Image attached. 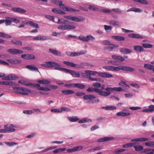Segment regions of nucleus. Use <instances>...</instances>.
Instances as JSON below:
<instances>
[{"label":"nucleus","instance_id":"nucleus-61","mask_svg":"<svg viewBox=\"0 0 154 154\" xmlns=\"http://www.w3.org/2000/svg\"><path fill=\"white\" fill-rule=\"evenodd\" d=\"M78 38L83 41V42H86V37H85V36H79Z\"/></svg>","mask_w":154,"mask_h":154},{"label":"nucleus","instance_id":"nucleus-57","mask_svg":"<svg viewBox=\"0 0 154 154\" xmlns=\"http://www.w3.org/2000/svg\"><path fill=\"white\" fill-rule=\"evenodd\" d=\"M4 143L6 144L7 145L9 146H13L15 145H16L17 144V143L13 142H5Z\"/></svg>","mask_w":154,"mask_h":154},{"label":"nucleus","instance_id":"nucleus-30","mask_svg":"<svg viewBox=\"0 0 154 154\" xmlns=\"http://www.w3.org/2000/svg\"><path fill=\"white\" fill-rule=\"evenodd\" d=\"M27 23L29 24L31 26L34 28H39V27L38 24L34 23L32 21H29Z\"/></svg>","mask_w":154,"mask_h":154},{"label":"nucleus","instance_id":"nucleus-49","mask_svg":"<svg viewBox=\"0 0 154 154\" xmlns=\"http://www.w3.org/2000/svg\"><path fill=\"white\" fill-rule=\"evenodd\" d=\"M75 84L70 83L66 84L64 85V86L69 88H75Z\"/></svg>","mask_w":154,"mask_h":154},{"label":"nucleus","instance_id":"nucleus-14","mask_svg":"<svg viewBox=\"0 0 154 154\" xmlns=\"http://www.w3.org/2000/svg\"><path fill=\"white\" fill-rule=\"evenodd\" d=\"M51 2H53L54 4L58 5L61 9H63L64 5L62 4V2L61 0H51Z\"/></svg>","mask_w":154,"mask_h":154},{"label":"nucleus","instance_id":"nucleus-59","mask_svg":"<svg viewBox=\"0 0 154 154\" xmlns=\"http://www.w3.org/2000/svg\"><path fill=\"white\" fill-rule=\"evenodd\" d=\"M85 94L83 92H78L75 93V95L78 97H80L83 95H85Z\"/></svg>","mask_w":154,"mask_h":154},{"label":"nucleus","instance_id":"nucleus-21","mask_svg":"<svg viewBox=\"0 0 154 154\" xmlns=\"http://www.w3.org/2000/svg\"><path fill=\"white\" fill-rule=\"evenodd\" d=\"M52 11L56 14H65V13L62 10L60 9L54 8L52 9Z\"/></svg>","mask_w":154,"mask_h":154},{"label":"nucleus","instance_id":"nucleus-26","mask_svg":"<svg viewBox=\"0 0 154 154\" xmlns=\"http://www.w3.org/2000/svg\"><path fill=\"white\" fill-rule=\"evenodd\" d=\"M133 48L135 51H144L143 47L140 45L134 46H133Z\"/></svg>","mask_w":154,"mask_h":154},{"label":"nucleus","instance_id":"nucleus-62","mask_svg":"<svg viewBox=\"0 0 154 154\" xmlns=\"http://www.w3.org/2000/svg\"><path fill=\"white\" fill-rule=\"evenodd\" d=\"M113 91H122V89L121 87H113Z\"/></svg>","mask_w":154,"mask_h":154},{"label":"nucleus","instance_id":"nucleus-34","mask_svg":"<svg viewBox=\"0 0 154 154\" xmlns=\"http://www.w3.org/2000/svg\"><path fill=\"white\" fill-rule=\"evenodd\" d=\"M75 87L80 89H83L85 88V86L84 85L79 83H78L75 84Z\"/></svg>","mask_w":154,"mask_h":154},{"label":"nucleus","instance_id":"nucleus-15","mask_svg":"<svg viewBox=\"0 0 154 154\" xmlns=\"http://www.w3.org/2000/svg\"><path fill=\"white\" fill-rule=\"evenodd\" d=\"M49 51L50 52L55 55L59 56H62L61 54L59 51L56 50H54L53 49L50 48Z\"/></svg>","mask_w":154,"mask_h":154},{"label":"nucleus","instance_id":"nucleus-45","mask_svg":"<svg viewBox=\"0 0 154 154\" xmlns=\"http://www.w3.org/2000/svg\"><path fill=\"white\" fill-rule=\"evenodd\" d=\"M18 82L19 83L25 85L27 86H29V82H28L23 81V80H19L18 81Z\"/></svg>","mask_w":154,"mask_h":154},{"label":"nucleus","instance_id":"nucleus-60","mask_svg":"<svg viewBox=\"0 0 154 154\" xmlns=\"http://www.w3.org/2000/svg\"><path fill=\"white\" fill-rule=\"evenodd\" d=\"M23 113L26 114L31 115L33 113V112L31 110H24L23 111Z\"/></svg>","mask_w":154,"mask_h":154},{"label":"nucleus","instance_id":"nucleus-3","mask_svg":"<svg viewBox=\"0 0 154 154\" xmlns=\"http://www.w3.org/2000/svg\"><path fill=\"white\" fill-rule=\"evenodd\" d=\"M13 89L16 91L15 92L22 95H27L29 92H30L31 91L29 89L24 88L23 87H13Z\"/></svg>","mask_w":154,"mask_h":154},{"label":"nucleus","instance_id":"nucleus-17","mask_svg":"<svg viewBox=\"0 0 154 154\" xmlns=\"http://www.w3.org/2000/svg\"><path fill=\"white\" fill-rule=\"evenodd\" d=\"M118 47V46H115L112 44H110L108 46L105 47L104 49H107L109 51H112L114 48Z\"/></svg>","mask_w":154,"mask_h":154},{"label":"nucleus","instance_id":"nucleus-50","mask_svg":"<svg viewBox=\"0 0 154 154\" xmlns=\"http://www.w3.org/2000/svg\"><path fill=\"white\" fill-rule=\"evenodd\" d=\"M69 54H67L68 55L69 54V55L72 57L79 56V52H69Z\"/></svg>","mask_w":154,"mask_h":154},{"label":"nucleus","instance_id":"nucleus-11","mask_svg":"<svg viewBox=\"0 0 154 154\" xmlns=\"http://www.w3.org/2000/svg\"><path fill=\"white\" fill-rule=\"evenodd\" d=\"M8 51L13 54H21L23 53L22 51L14 48L8 49Z\"/></svg>","mask_w":154,"mask_h":154},{"label":"nucleus","instance_id":"nucleus-48","mask_svg":"<svg viewBox=\"0 0 154 154\" xmlns=\"http://www.w3.org/2000/svg\"><path fill=\"white\" fill-rule=\"evenodd\" d=\"M45 17L47 19H48L52 21H54V16L50 15H46Z\"/></svg>","mask_w":154,"mask_h":154},{"label":"nucleus","instance_id":"nucleus-64","mask_svg":"<svg viewBox=\"0 0 154 154\" xmlns=\"http://www.w3.org/2000/svg\"><path fill=\"white\" fill-rule=\"evenodd\" d=\"M149 108L150 112H152L154 110V105H150L149 106Z\"/></svg>","mask_w":154,"mask_h":154},{"label":"nucleus","instance_id":"nucleus-37","mask_svg":"<svg viewBox=\"0 0 154 154\" xmlns=\"http://www.w3.org/2000/svg\"><path fill=\"white\" fill-rule=\"evenodd\" d=\"M112 37L118 41H123L125 39L124 37L121 36H113Z\"/></svg>","mask_w":154,"mask_h":154},{"label":"nucleus","instance_id":"nucleus-32","mask_svg":"<svg viewBox=\"0 0 154 154\" xmlns=\"http://www.w3.org/2000/svg\"><path fill=\"white\" fill-rule=\"evenodd\" d=\"M11 42L14 44L18 45H22V42L17 39H13L11 40Z\"/></svg>","mask_w":154,"mask_h":154},{"label":"nucleus","instance_id":"nucleus-44","mask_svg":"<svg viewBox=\"0 0 154 154\" xmlns=\"http://www.w3.org/2000/svg\"><path fill=\"white\" fill-rule=\"evenodd\" d=\"M134 148L135 150L137 151H140L143 149V146L139 145L134 146Z\"/></svg>","mask_w":154,"mask_h":154},{"label":"nucleus","instance_id":"nucleus-22","mask_svg":"<svg viewBox=\"0 0 154 154\" xmlns=\"http://www.w3.org/2000/svg\"><path fill=\"white\" fill-rule=\"evenodd\" d=\"M144 67L145 68L149 70H152L154 72V66L149 64H144Z\"/></svg>","mask_w":154,"mask_h":154},{"label":"nucleus","instance_id":"nucleus-29","mask_svg":"<svg viewBox=\"0 0 154 154\" xmlns=\"http://www.w3.org/2000/svg\"><path fill=\"white\" fill-rule=\"evenodd\" d=\"M38 83L44 84H49L51 83V82L46 79H42L38 80Z\"/></svg>","mask_w":154,"mask_h":154},{"label":"nucleus","instance_id":"nucleus-63","mask_svg":"<svg viewBox=\"0 0 154 154\" xmlns=\"http://www.w3.org/2000/svg\"><path fill=\"white\" fill-rule=\"evenodd\" d=\"M75 151L80 150L83 148V147L82 146H78L76 147H74Z\"/></svg>","mask_w":154,"mask_h":154},{"label":"nucleus","instance_id":"nucleus-25","mask_svg":"<svg viewBox=\"0 0 154 154\" xmlns=\"http://www.w3.org/2000/svg\"><path fill=\"white\" fill-rule=\"evenodd\" d=\"M26 68L32 71H38V69L37 67H34L32 65H27L26 66Z\"/></svg>","mask_w":154,"mask_h":154},{"label":"nucleus","instance_id":"nucleus-36","mask_svg":"<svg viewBox=\"0 0 154 154\" xmlns=\"http://www.w3.org/2000/svg\"><path fill=\"white\" fill-rule=\"evenodd\" d=\"M102 108L103 109H104L106 110H115L116 109V108L115 106H112L103 107H102Z\"/></svg>","mask_w":154,"mask_h":154},{"label":"nucleus","instance_id":"nucleus-13","mask_svg":"<svg viewBox=\"0 0 154 154\" xmlns=\"http://www.w3.org/2000/svg\"><path fill=\"white\" fill-rule=\"evenodd\" d=\"M83 98L86 100H92L95 99L96 97L93 95L87 94L84 95Z\"/></svg>","mask_w":154,"mask_h":154},{"label":"nucleus","instance_id":"nucleus-28","mask_svg":"<svg viewBox=\"0 0 154 154\" xmlns=\"http://www.w3.org/2000/svg\"><path fill=\"white\" fill-rule=\"evenodd\" d=\"M69 21L63 19L58 18V21L57 22L58 24H66V23H69Z\"/></svg>","mask_w":154,"mask_h":154},{"label":"nucleus","instance_id":"nucleus-56","mask_svg":"<svg viewBox=\"0 0 154 154\" xmlns=\"http://www.w3.org/2000/svg\"><path fill=\"white\" fill-rule=\"evenodd\" d=\"M40 40L44 41L49 39L50 38L48 36H40Z\"/></svg>","mask_w":154,"mask_h":154},{"label":"nucleus","instance_id":"nucleus-9","mask_svg":"<svg viewBox=\"0 0 154 154\" xmlns=\"http://www.w3.org/2000/svg\"><path fill=\"white\" fill-rule=\"evenodd\" d=\"M87 91L88 92H93L94 91L96 93H98L100 95V94H101L103 92H102L101 89L98 88L92 87H89L87 90Z\"/></svg>","mask_w":154,"mask_h":154},{"label":"nucleus","instance_id":"nucleus-52","mask_svg":"<svg viewBox=\"0 0 154 154\" xmlns=\"http://www.w3.org/2000/svg\"><path fill=\"white\" fill-rule=\"evenodd\" d=\"M101 85V84L99 82H94L93 84V86L96 88L100 87Z\"/></svg>","mask_w":154,"mask_h":154},{"label":"nucleus","instance_id":"nucleus-16","mask_svg":"<svg viewBox=\"0 0 154 154\" xmlns=\"http://www.w3.org/2000/svg\"><path fill=\"white\" fill-rule=\"evenodd\" d=\"M18 78V77L15 75H11L4 77L2 79L5 80H13Z\"/></svg>","mask_w":154,"mask_h":154},{"label":"nucleus","instance_id":"nucleus-23","mask_svg":"<svg viewBox=\"0 0 154 154\" xmlns=\"http://www.w3.org/2000/svg\"><path fill=\"white\" fill-rule=\"evenodd\" d=\"M128 36L129 37L133 38H142L143 37L137 34H130L128 35Z\"/></svg>","mask_w":154,"mask_h":154},{"label":"nucleus","instance_id":"nucleus-53","mask_svg":"<svg viewBox=\"0 0 154 154\" xmlns=\"http://www.w3.org/2000/svg\"><path fill=\"white\" fill-rule=\"evenodd\" d=\"M60 112L63 111H70V109L66 107H62L60 109Z\"/></svg>","mask_w":154,"mask_h":154},{"label":"nucleus","instance_id":"nucleus-33","mask_svg":"<svg viewBox=\"0 0 154 154\" xmlns=\"http://www.w3.org/2000/svg\"><path fill=\"white\" fill-rule=\"evenodd\" d=\"M51 61H49L45 62V64H41L42 66L46 68H51Z\"/></svg>","mask_w":154,"mask_h":154},{"label":"nucleus","instance_id":"nucleus-20","mask_svg":"<svg viewBox=\"0 0 154 154\" xmlns=\"http://www.w3.org/2000/svg\"><path fill=\"white\" fill-rule=\"evenodd\" d=\"M120 51L121 53L125 54L130 53L132 52L131 50L124 48H121Z\"/></svg>","mask_w":154,"mask_h":154},{"label":"nucleus","instance_id":"nucleus-35","mask_svg":"<svg viewBox=\"0 0 154 154\" xmlns=\"http://www.w3.org/2000/svg\"><path fill=\"white\" fill-rule=\"evenodd\" d=\"M63 63L66 65L72 67H75V64L69 61H64Z\"/></svg>","mask_w":154,"mask_h":154},{"label":"nucleus","instance_id":"nucleus-43","mask_svg":"<svg viewBox=\"0 0 154 154\" xmlns=\"http://www.w3.org/2000/svg\"><path fill=\"white\" fill-rule=\"evenodd\" d=\"M1 85H13V83L12 82H9L7 81H1Z\"/></svg>","mask_w":154,"mask_h":154},{"label":"nucleus","instance_id":"nucleus-47","mask_svg":"<svg viewBox=\"0 0 154 154\" xmlns=\"http://www.w3.org/2000/svg\"><path fill=\"white\" fill-rule=\"evenodd\" d=\"M143 47L145 48H152L153 46L152 45L150 44H143L142 45Z\"/></svg>","mask_w":154,"mask_h":154},{"label":"nucleus","instance_id":"nucleus-4","mask_svg":"<svg viewBox=\"0 0 154 154\" xmlns=\"http://www.w3.org/2000/svg\"><path fill=\"white\" fill-rule=\"evenodd\" d=\"M64 18L69 20H72L76 22H80L84 20L85 19V17H80L79 18L76 16H73L72 15H65Z\"/></svg>","mask_w":154,"mask_h":154},{"label":"nucleus","instance_id":"nucleus-58","mask_svg":"<svg viewBox=\"0 0 154 154\" xmlns=\"http://www.w3.org/2000/svg\"><path fill=\"white\" fill-rule=\"evenodd\" d=\"M88 8L90 10L94 11H96V10L98 9L96 7L92 5H89Z\"/></svg>","mask_w":154,"mask_h":154},{"label":"nucleus","instance_id":"nucleus-1","mask_svg":"<svg viewBox=\"0 0 154 154\" xmlns=\"http://www.w3.org/2000/svg\"><path fill=\"white\" fill-rule=\"evenodd\" d=\"M103 68L107 70L112 71H118L121 70H122L124 71H128L131 72H133L135 71L134 69V68L128 66H119L117 67L112 66H103Z\"/></svg>","mask_w":154,"mask_h":154},{"label":"nucleus","instance_id":"nucleus-8","mask_svg":"<svg viewBox=\"0 0 154 154\" xmlns=\"http://www.w3.org/2000/svg\"><path fill=\"white\" fill-rule=\"evenodd\" d=\"M106 91H103L102 90L101 94H100V96L106 97L110 95L111 93V92H112L113 91V88L107 87L105 88Z\"/></svg>","mask_w":154,"mask_h":154},{"label":"nucleus","instance_id":"nucleus-7","mask_svg":"<svg viewBox=\"0 0 154 154\" xmlns=\"http://www.w3.org/2000/svg\"><path fill=\"white\" fill-rule=\"evenodd\" d=\"M14 127L12 125H7V127L5 129H1V132H12L15 131V129L13 128Z\"/></svg>","mask_w":154,"mask_h":154},{"label":"nucleus","instance_id":"nucleus-2","mask_svg":"<svg viewBox=\"0 0 154 154\" xmlns=\"http://www.w3.org/2000/svg\"><path fill=\"white\" fill-rule=\"evenodd\" d=\"M85 72L87 74L86 77H88V76H90V75H94L96 74H98V75L100 77L106 78H112L113 76L112 74L106 72H99L89 70H86Z\"/></svg>","mask_w":154,"mask_h":154},{"label":"nucleus","instance_id":"nucleus-10","mask_svg":"<svg viewBox=\"0 0 154 154\" xmlns=\"http://www.w3.org/2000/svg\"><path fill=\"white\" fill-rule=\"evenodd\" d=\"M65 73H69L73 77L76 78H79L80 77V74L72 70L69 69H67Z\"/></svg>","mask_w":154,"mask_h":154},{"label":"nucleus","instance_id":"nucleus-55","mask_svg":"<svg viewBox=\"0 0 154 154\" xmlns=\"http://www.w3.org/2000/svg\"><path fill=\"white\" fill-rule=\"evenodd\" d=\"M10 20L9 19H6L5 20V24L6 26H9L11 24L12 20H11V18H10Z\"/></svg>","mask_w":154,"mask_h":154},{"label":"nucleus","instance_id":"nucleus-18","mask_svg":"<svg viewBox=\"0 0 154 154\" xmlns=\"http://www.w3.org/2000/svg\"><path fill=\"white\" fill-rule=\"evenodd\" d=\"M113 138V137H105L98 139L97 142H101L105 141H109L112 140Z\"/></svg>","mask_w":154,"mask_h":154},{"label":"nucleus","instance_id":"nucleus-51","mask_svg":"<svg viewBox=\"0 0 154 154\" xmlns=\"http://www.w3.org/2000/svg\"><path fill=\"white\" fill-rule=\"evenodd\" d=\"M135 2H138L142 4H148V2L145 0H134Z\"/></svg>","mask_w":154,"mask_h":154},{"label":"nucleus","instance_id":"nucleus-24","mask_svg":"<svg viewBox=\"0 0 154 154\" xmlns=\"http://www.w3.org/2000/svg\"><path fill=\"white\" fill-rule=\"evenodd\" d=\"M8 61L10 63L12 64H19L21 62L20 60L15 59L9 60Z\"/></svg>","mask_w":154,"mask_h":154},{"label":"nucleus","instance_id":"nucleus-19","mask_svg":"<svg viewBox=\"0 0 154 154\" xmlns=\"http://www.w3.org/2000/svg\"><path fill=\"white\" fill-rule=\"evenodd\" d=\"M149 140V139L147 138L143 137L132 139L131 140L132 142H143Z\"/></svg>","mask_w":154,"mask_h":154},{"label":"nucleus","instance_id":"nucleus-54","mask_svg":"<svg viewBox=\"0 0 154 154\" xmlns=\"http://www.w3.org/2000/svg\"><path fill=\"white\" fill-rule=\"evenodd\" d=\"M104 27L106 31H111V30L112 28V27L111 26H107L106 25H104Z\"/></svg>","mask_w":154,"mask_h":154},{"label":"nucleus","instance_id":"nucleus-27","mask_svg":"<svg viewBox=\"0 0 154 154\" xmlns=\"http://www.w3.org/2000/svg\"><path fill=\"white\" fill-rule=\"evenodd\" d=\"M61 91L65 95H69L74 93L73 91L71 90H63Z\"/></svg>","mask_w":154,"mask_h":154},{"label":"nucleus","instance_id":"nucleus-46","mask_svg":"<svg viewBox=\"0 0 154 154\" xmlns=\"http://www.w3.org/2000/svg\"><path fill=\"white\" fill-rule=\"evenodd\" d=\"M38 90L47 91H50L51 89L50 88L47 87H41L40 86L39 88L38 89Z\"/></svg>","mask_w":154,"mask_h":154},{"label":"nucleus","instance_id":"nucleus-12","mask_svg":"<svg viewBox=\"0 0 154 154\" xmlns=\"http://www.w3.org/2000/svg\"><path fill=\"white\" fill-rule=\"evenodd\" d=\"M11 10L15 12H17L21 14L24 13L26 12V11L25 10L19 7H13L11 8Z\"/></svg>","mask_w":154,"mask_h":154},{"label":"nucleus","instance_id":"nucleus-6","mask_svg":"<svg viewBox=\"0 0 154 154\" xmlns=\"http://www.w3.org/2000/svg\"><path fill=\"white\" fill-rule=\"evenodd\" d=\"M75 28V27L74 26L70 25H62L58 27V29L62 30H69L74 29Z\"/></svg>","mask_w":154,"mask_h":154},{"label":"nucleus","instance_id":"nucleus-40","mask_svg":"<svg viewBox=\"0 0 154 154\" xmlns=\"http://www.w3.org/2000/svg\"><path fill=\"white\" fill-rule=\"evenodd\" d=\"M29 86H30L32 87H36L37 90L39 88L40 85L38 84H33L31 83H29Z\"/></svg>","mask_w":154,"mask_h":154},{"label":"nucleus","instance_id":"nucleus-41","mask_svg":"<svg viewBox=\"0 0 154 154\" xmlns=\"http://www.w3.org/2000/svg\"><path fill=\"white\" fill-rule=\"evenodd\" d=\"M1 37H2L5 38H10L11 37V36L9 35L6 34L3 32H1Z\"/></svg>","mask_w":154,"mask_h":154},{"label":"nucleus","instance_id":"nucleus-5","mask_svg":"<svg viewBox=\"0 0 154 154\" xmlns=\"http://www.w3.org/2000/svg\"><path fill=\"white\" fill-rule=\"evenodd\" d=\"M55 66V69L56 70H58L61 71H63L65 73L67 69L64 68L62 67H60V65L57 63L51 61V68Z\"/></svg>","mask_w":154,"mask_h":154},{"label":"nucleus","instance_id":"nucleus-39","mask_svg":"<svg viewBox=\"0 0 154 154\" xmlns=\"http://www.w3.org/2000/svg\"><path fill=\"white\" fill-rule=\"evenodd\" d=\"M146 146H148L154 147V141H149L145 143Z\"/></svg>","mask_w":154,"mask_h":154},{"label":"nucleus","instance_id":"nucleus-31","mask_svg":"<svg viewBox=\"0 0 154 154\" xmlns=\"http://www.w3.org/2000/svg\"><path fill=\"white\" fill-rule=\"evenodd\" d=\"M109 23L110 25L114 26H120V24L119 22L115 20H112L110 21L109 22Z\"/></svg>","mask_w":154,"mask_h":154},{"label":"nucleus","instance_id":"nucleus-38","mask_svg":"<svg viewBox=\"0 0 154 154\" xmlns=\"http://www.w3.org/2000/svg\"><path fill=\"white\" fill-rule=\"evenodd\" d=\"M136 143H128L123 145V147L124 148L130 147L133 146Z\"/></svg>","mask_w":154,"mask_h":154},{"label":"nucleus","instance_id":"nucleus-42","mask_svg":"<svg viewBox=\"0 0 154 154\" xmlns=\"http://www.w3.org/2000/svg\"><path fill=\"white\" fill-rule=\"evenodd\" d=\"M86 42H88L89 40L93 41L95 39V38L91 35H88L86 36Z\"/></svg>","mask_w":154,"mask_h":154}]
</instances>
